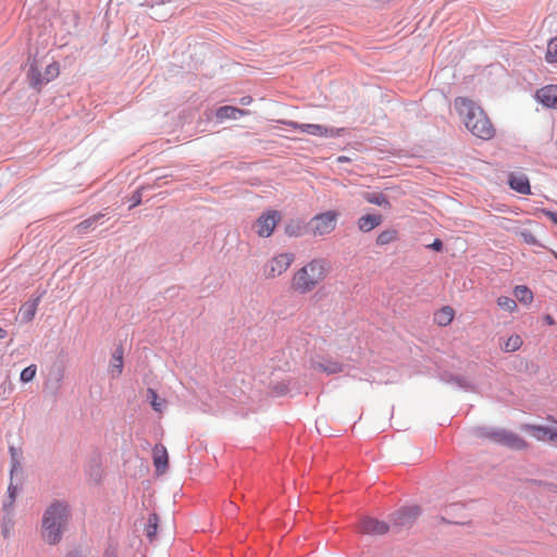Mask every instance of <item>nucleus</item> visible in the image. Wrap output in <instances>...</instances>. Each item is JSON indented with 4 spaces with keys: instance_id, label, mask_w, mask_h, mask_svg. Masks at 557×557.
<instances>
[{
    "instance_id": "obj_1",
    "label": "nucleus",
    "mask_w": 557,
    "mask_h": 557,
    "mask_svg": "<svg viewBox=\"0 0 557 557\" xmlns=\"http://www.w3.org/2000/svg\"><path fill=\"white\" fill-rule=\"evenodd\" d=\"M458 114L463 119L466 127L478 138L488 140L494 137L495 128L484 111L472 100L458 97L454 102Z\"/></svg>"
},
{
    "instance_id": "obj_2",
    "label": "nucleus",
    "mask_w": 557,
    "mask_h": 557,
    "mask_svg": "<svg viewBox=\"0 0 557 557\" xmlns=\"http://www.w3.org/2000/svg\"><path fill=\"white\" fill-rule=\"evenodd\" d=\"M70 512L65 503L54 502L45 511L42 517L41 535L45 542L54 545L60 542L63 530L69 521Z\"/></svg>"
},
{
    "instance_id": "obj_3",
    "label": "nucleus",
    "mask_w": 557,
    "mask_h": 557,
    "mask_svg": "<svg viewBox=\"0 0 557 557\" xmlns=\"http://www.w3.org/2000/svg\"><path fill=\"white\" fill-rule=\"evenodd\" d=\"M326 275V262L323 259H312L294 273L290 286L299 294H307L324 281Z\"/></svg>"
},
{
    "instance_id": "obj_4",
    "label": "nucleus",
    "mask_w": 557,
    "mask_h": 557,
    "mask_svg": "<svg viewBox=\"0 0 557 557\" xmlns=\"http://www.w3.org/2000/svg\"><path fill=\"white\" fill-rule=\"evenodd\" d=\"M337 220L338 213L334 210L315 214L309 221V233L313 237L326 236L336 228Z\"/></svg>"
},
{
    "instance_id": "obj_5",
    "label": "nucleus",
    "mask_w": 557,
    "mask_h": 557,
    "mask_svg": "<svg viewBox=\"0 0 557 557\" xmlns=\"http://www.w3.org/2000/svg\"><path fill=\"white\" fill-rule=\"evenodd\" d=\"M295 261V255L292 252H282L272 257L262 268L265 278H275L284 274Z\"/></svg>"
},
{
    "instance_id": "obj_6",
    "label": "nucleus",
    "mask_w": 557,
    "mask_h": 557,
    "mask_svg": "<svg viewBox=\"0 0 557 557\" xmlns=\"http://www.w3.org/2000/svg\"><path fill=\"white\" fill-rule=\"evenodd\" d=\"M492 442L516 450H523L529 444L518 434L507 430H491L484 434Z\"/></svg>"
},
{
    "instance_id": "obj_7",
    "label": "nucleus",
    "mask_w": 557,
    "mask_h": 557,
    "mask_svg": "<svg viewBox=\"0 0 557 557\" xmlns=\"http://www.w3.org/2000/svg\"><path fill=\"white\" fill-rule=\"evenodd\" d=\"M282 215L276 210H268L263 212L256 221V232L260 237H270Z\"/></svg>"
},
{
    "instance_id": "obj_8",
    "label": "nucleus",
    "mask_w": 557,
    "mask_h": 557,
    "mask_svg": "<svg viewBox=\"0 0 557 557\" xmlns=\"http://www.w3.org/2000/svg\"><path fill=\"white\" fill-rule=\"evenodd\" d=\"M359 532L369 535H382L388 531V524L371 517H364L358 524Z\"/></svg>"
},
{
    "instance_id": "obj_9",
    "label": "nucleus",
    "mask_w": 557,
    "mask_h": 557,
    "mask_svg": "<svg viewBox=\"0 0 557 557\" xmlns=\"http://www.w3.org/2000/svg\"><path fill=\"white\" fill-rule=\"evenodd\" d=\"M522 431L530 434L536 441L540 442H549L552 440V435L555 429L554 425H537V424H524L522 425Z\"/></svg>"
},
{
    "instance_id": "obj_10",
    "label": "nucleus",
    "mask_w": 557,
    "mask_h": 557,
    "mask_svg": "<svg viewBox=\"0 0 557 557\" xmlns=\"http://www.w3.org/2000/svg\"><path fill=\"white\" fill-rule=\"evenodd\" d=\"M152 460L157 474H164L169 467V455L165 446L157 444L152 448Z\"/></svg>"
},
{
    "instance_id": "obj_11",
    "label": "nucleus",
    "mask_w": 557,
    "mask_h": 557,
    "mask_svg": "<svg viewBox=\"0 0 557 557\" xmlns=\"http://www.w3.org/2000/svg\"><path fill=\"white\" fill-rule=\"evenodd\" d=\"M536 99L547 108L557 109V85H547L539 89Z\"/></svg>"
},
{
    "instance_id": "obj_12",
    "label": "nucleus",
    "mask_w": 557,
    "mask_h": 557,
    "mask_svg": "<svg viewBox=\"0 0 557 557\" xmlns=\"http://www.w3.org/2000/svg\"><path fill=\"white\" fill-rule=\"evenodd\" d=\"M508 183L513 190L520 194L528 195L531 191L529 178L523 173H511Z\"/></svg>"
},
{
    "instance_id": "obj_13",
    "label": "nucleus",
    "mask_w": 557,
    "mask_h": 557,
    "mask_svg": "<svg viewBox=\"0 0 557 557\" xmlns=\"http://www.w3.org/2000/svg\"><path fill=\"white\" fill-rule=\"evenodd\" d=\"M383 222V218L380 214H364L360 216L357 221L358 228L363 232L368 233Z\"/></svg>"
},
{
    "instance_id": "obj_14",
    "label": "nucleus",
    "mask_w": 557,
    "mask_h": 557,
    "mask_svg": "<svg viewBox=\"0 0 557 557\" xmlns=\"http://www.w3.org/2000/svg\"><path fill=\"white\" fill-rule=\"evenodd\" d=\"M248 113H249L248 111L236 108V107L223 106L216 110L215 116L219 121H224V120H230V119L236 120L238 117L247 115Z\"/></svg>"
},
{
    "instance_id": "obj_15",
    "label": "nucleus",
    "mask_w": 557,
    "mask_h": 557,
    "mask_svg": "<svg viewBox=\"0 0 557 557\" xmlns=\"http://www.w3.org/2000/svg\"><path fill=\"white\" fill-rule=\"evenodd\" d=\"M312 368L315 371L324 372L326 374H336L343 371V366L331 359H323L321 361H314Z\"/></svg>"
},
{
    "instance_id": "obj_16",
    "label": "nucleus",
    "mask_w": 557,
    "mask_h": 557,
    "mask_svg": "<svg viewBox=\"0 0 557 557\" xmlns=\"http://www.w3.org/2000/svg\"><path fill=\"white\" fill-rule=\"evenodd\" d=\"M418 516V508L411 507V508H404L397 511L394 515V523L396 525H407L412 522V520Z\"/></svg>"
},
{
    "instance_id": "obj_17",
    "label": "nucleus",
    "mask_w": 557,
    "mask_h": 557,
    "mask_svg": "<svg viewBox=\"0 0 557 557\" xmlns=\"http://www.w3.org/2000/svg\"><path fill=\"white\" fill-rule=\"evenodd\" d=\"M39 301L40 296L22 305L20 308V314L24 321L30 322L34 319L38 309Z\"/></svg>"
},
{
    "instance_id": "obj_18",
    "label": "nucleus",
    "mask_w": 557,
    "mask_h": 557,
    "mask_svg": "<svg viewBox=\"0 0 557 557\" xmlns=\"http://www.w3.org/2000/svg\"><path fill=\"white\" fill-rule=\"evenodd\" d=\"M454 315V309L449 306H445L434 314V321L440 326H446L453 321Z\"/></svg>"
},
{
    "instance_id": "obj_19",
    "label": "nucleus",
    "mask_w": 557,
    "mask_h": 557,
    "mask_svg": "<svg viewBox=\"0 0 557 557\" xmlns=\"http://www.w3.org/2000/svg\"><path fill=\"white\" fill-rule=\"evenodd\" d=\"M302 133H307L309 135L318 137H327L335 135L333 129H329L327 127L320 124H304Z\"/></svg>"
},
{
    "instance_id": "obj_20",
    "label": "nucleus",
    "mask_w": 557,
    "mask_h": 557,
    "mask_svg": "<svg viewBox=\"0 0 557 557\" xmlns=\"http://www.w3.org/2000/svg\"><path fill=\"white\" fill-rule=\"evenodd\" d=\"M523 341L519 334H511L507 339L500 344L502 350L506 352H513L520 349Z\"/></svg>"
},
{
    "instance_id": "obj_21",
    "label": "nucleus",
    "mask_w": 557,
    "mask_h": 557,
    "mask_svg": "<svg viewBox=\"0 0 557 557\" xmlns=\"http://www.w3.org/2000/svg\"><path fill=\"white\" fill-rule=\"evenodd\" d=\"M515 297L523 305H530L533 301V293L525 285H518L513 288Z\"/></svg>"
},
{
    "instance_id": "obj_22",
    "label": "nucleus",
    "mask_w": 557,
    "mask_h": 557,
    "mask_svg": "<svg viewBox=\"0 0 557 557\" xmlns=\"http://www.w3.org/2000/svg\"><path fill=\"white\" fill-rule=\"evenodd\" d=\"M363 198L367 202L389 208L391 203L386 196L382 193H366Z\"/></svg>"
},
{
    "instance_id": "obj_23",
    "label": "nucleus",
    "mask_w": 557,
    "mask_h": 557,
    "mask_svg": "<svg viewBox=\"0 0 557 557\" xmlns=\"http://www.w3.org/2000/svg\"><path fill=\"white\" fill-rule=\"evenodd\" d=\"M103 216V214H95L75 226V231L78 235L86 234L94 225Z\"/></svg>"
},
{
    "instance_id": "obj_24",
    "label": "nucleus",
    "mask_w": 557,
    "mask_h": 557,
    "mask_svg": "<svg viewBox=\"0 0 557 557\" xmlns=\"http://www.w3.org/2000/svg\"><path fill=\"white\" fill-rule=\"evenodd\" d=\"M285 233L289 237H300L305 234V226L299 220H292L285 226Z\"/></svg>"
},
{
    "instance_id": "obj_25",
    "label": "nucleus",
    "mask_w": 557,
    "mask_h": 557,
    "mask_svg": "<svg viewBox=\"0 0 557 557\" xmlns=\"http://www.w3.org/2000/svg\"><path fill=\"white\" fill-rule=\"evenodd\" d=\"M398 239V232L394 228L382 231L376 237V245L385 246Z\"/></svg>"
},
{
    "instance_id": "obj_26",
    "label": "nucleus",
    "mask_w": 557,
    "mask_h": 557,
    "mask_svg": "<svg viewBox=\"0 0 557 557\" xmlns=\"http://www.w3.org/2000/svg\"><path fill=\"white\" fill-rule=\"evenodd\" d=\"M27 77L30 86L34 88H40L45 84L44 76L35 64L30 65Z\"/></svg>"
},
{
    "instance_id": "obj_27",
    "label": "nucleus",
    "mask_w": 557,
    "mask_h": 557,
    "mask_svg": "<svg viewBox=\"0 0 557 557\" xmlns=\"http://www.w3.org/2000/svg\"><path fill=\"white\" fill-rule=\"evenodd\" d=\"M110 367L113 376L121 375L123 370V351L121 349H116L114 351Z\"/></svg>"
},
{
    "instance_id": "obj_28",
    "label": "nucleus",
    "mask_w": 557,
    "mask_h": 557,
    "mask_svg": "<svg viewBox=\"0 0 557 557\" xmlns=\"http://www.w3.org/2000/svg\"><path fill=\"white\" fill-rule=\"evenodd\" d=\"M497 306L507 312H516L518 309V305L513 298H510L508 296H500L497 298Z\"/></svg>"
},
{
    "instance_id": "obj_29",
    "label": "nucleus",
    "mask_w": 557,
    "mask_h": 557,
    "mask_svg": "<svg viewBox=\"0 0 557 557\" xmlns=\"http://www.w3.org/2000/svg\"><path fill=\"white\" fill-rule=\"evenodd\" d=\"M147 395H148V398L150 400V405L151 407L158 411V412H162L163 408H164V405H165V400L164 399H161L159 398L157 392L152 388H148L147 391Z\"/></svg>"
},
{
    "instance_id": "obj_30",
    "label": "nucleus",
    "mask_w": 557,
    "mask_h": 557,
    "mask_svg": "<svg viewBox=\"0 0 557 557\" xmlns=\"http://www.w3.org/2000/svg\"><path fill=\"white\" fill-rule=\"evenodd\" d=\"M545 59L548 63L557 62V36L548 41Z\"/></svg>"
},
{
    "instance_id": "obj_31",
    "label": "nucleus",
    "mask_w": 557,
    "mask_h": 557,
    "mask_svg": "<svg viewBox=\"0 0 557 557\" xmlns=\"http://www.w3.org/2000/svg\"><path fill=\"white\" fill-rule=\"evenodd\" d=\"M59 74H60L59 64L57 62L50 63L45 70V75H44L45 84L57 78L59 76Z\"/></svg>"
},
{
    "instance_id": "obj_32",
    "label": "nucleus",
    "mask_w": 557,
    "mask_h": 557,
    "mask_svg": "<svg viewBox=\"0 0 557 557\" xmlns=\"http://www.w3.org/2000/svg\"><path fill=\"white\" fill-rule=\"evenodd\" d=\"M37 367L36 364H30L22 370L20 379L23 383H29L36 376Z\"/></svg>"
},
{
    "instance_id": "obj_33",
    "label": "nucleus",
    "mask_w": 557,
    "mask_h": 557,
    "mask_svg": "<svg viewBox=\"0 0 557 557\" xmlns=\"http://www.w3.org/2000/svg\"><path fill=\"white\" fill-rule=\"evenodd\" d=\"M157 516L156 515H152L150 518H149V523H148V527H147V535L149 537H151L152 535L156 534L157 532Z\"/></svg>"
},
{
    "instance_id": "obj_34",
    "label": "nucleus",
    "mask_w": 557,
    "mask_h": 557,
    "mask_svg": "<svg viewBox=\"0 0 557 557\" xmlns=\"http://www.w3.org/2000/svg\"><path fill=\"white\" fill-rule=\"evenodd\" d=\"M10 453H11V457H12V467H11V474H12L14 471H16L20 468V463L17 461L16 450L14 447H10Z\"/></svg>"
},
{
    "instance_id": "obj_35",
    "label": "nucleus",
    "mask_w": 557,
    "mask_h": 557,
    "mask_svg": "<svg viewBox=\"0 0 557 557\" xmlns=\"http://www.w3.org/2000/svg\"><path fill=\"white\" fill-rule=\"evenodd\" d=\"M281 123H283L284 125L293 128V129H298L300 132L304 131V124H299L297 122H294V121H281Z\"/></svg>"
},
{
    "instance_id": "obj_36",
    "label": "nucleus",
    "mask_w": 557,
    "mask_h": 557,
    "mask_svg": "<svg viewBox=\"0 0 557 557\" xmlns=\"http://www.w3.org/2000/svg\"><path fill=\"white\" fill-rule=\"evenodd\" d=\"M8 493L10 497V505H12L16 495V487L12 483L8 487Z\"/></svg>"
},
{
    "instance_id": "obj_37",
    "label": "nucleus",
    "mask_w": 557,
    "mask_h": 557,
    "mask_svg": "<svg viewBox=\"0 0 557 557\" xmlns=\"http://www.w3.org/2000/svg\"><path fill=\"white\" fill-rule=\"evenodd\" d=\"M553 423L555 424V429L552 435V440L549 443L557 448V420H553Z\"/></svg>"
},
{
    "instance_id": "obj_38",
    "label": "nucleus",
    "mask_w": 557,
    "mask_h": 557,
    "mask_svg": "<svg viewBox=\"0 0 557 557\" xmlns=\"http://www.w3.org/2000/svg\"><path fill=\"white\" fill-rule=\"evenodd\" d=\"M430 247L433 248L434 250L440 251L443 247V244L440 239H435Z\"/></svg>"
},
{
    "instance_id": "obj_39",
    "label": "nucleus",
    "mask_w": 557,
    "mask_h": 557,
    "mask_svg": "<svg viewBox=\"0 0 557 557\" xmlns=\"http://www.w3.org/2000/svg\"><path fill=\"white\" fill-rule=\"evenodd\" d=\"M523 236H524V238H525V240L528 243H530V244H534L535 243V238H534L533 235H531V234H529V235L523 234Z\"/></svg>"
},
{
    "instance_id": "obj_40",
    "label": "nucleus",
    "mask_w": 557,
    "mask_h": 557,
    "mask_svg": "<svg viewBox=\"0 0 557 557\" xmlns=\"http://www.w3.org/2000/svg\"><path fill=\"white\" fill-rule=\"evenodd\" d=\"M252 101L251 97H244L240 99L242 104H249Z\"/></svg>"
},
{
    "instance_id": "obj_41",
    "label": "nucleus",
    "mask_w": 557,
    "mask_h": 557,
    "mask_svg": "<svg viewBox=\"0 0 557 557\" xmlns=\"http://www.w3.org/2000/svg\"><path fill=\"white\" fill-rule=\"evenodd\" d=\"M7 336V331L0 327V338H4Z\"/></svg>"
},
{
    "instance_id": "obj_42",
    "label": "nucleus",
    "mask_w": 557,
    "mask_h": 557,
    "mask_svg": "<svg viewBox=\"0 0 557 557\" xmlns=\"http://www.w3.org/2000/svg\"><path fill=\"white\" fill-rule=\"evenodd\" d=\"M552 220L557 224V214L556 213H549Z\"/></svg>"
},
{
    "instance_id": "obj_43",
    "label": "nucleus",
    "mask_w": 557,
    "mask_h": 557,
    "mask_svg": "<svg viewBox=\"0 0 557 557\" xmlns=\"http://www.w3.org/2000/svg\"><path fill=\"white\" fill-rule=\"evenodd\" d=\"M545 319H546V322L548 324H553L554 323V320H553V318L550 315H547Z\"/></svg>"
},
{
    "instance_id": "obj_44",
    "label": "nucleus",
    "mask_w": 557,
    "mask_h": 557,
    "mask_svg": "<svg viewBox=\"0 0 557 557\" xmlns=\"http://www.w3.org/2000/svg\"><path fill=\"white\" fill-rule=\"evenodd\" d=\"M103 557H116V556L111 552H106Z\"/></svg>"
},
{
    "instance_id": "obj_45",
    "label": "nucleus",
    "mask_w": 557,
    "mask_h": 557,
    "mask_svg": "<svg viewBox=\"0 0 557 557\" xmlns=\"http://www.w3.org/2000/svg\"><path fill=\"white\" fill-rule=\"evenodd\" d=\"M347 160H348L347 157H338V159H337L338 162H345Z\"/></svg>"
},
{
    "instance_id": "obj_46",
    "label": "nucleus",
    "mask_w": 557,
    "mask_h": 557,
    "mask_svg": "<svg viewBox=\"0 0 557 557\" xmlns=\"http://www.w3.org/2000/svg\"><path fill=\"white\" fill-rule=\"evenodd\" d=\"M62 377H63V371L60 369L59 373H58V380L60 381V380H62Z\"/></svg>"
},
{
    "instance_id": "obj_47",
    "label": "nucleus",
    "mask_w": 557,
    "mask_h": 557,
    "mask_svg": "<svg viewBox=\"0 0 557 557\" xmlns=\"http://www.w3.org/2000/svg\"><path fill=\"white\" fill-rule=\"evenodd\" d=\"M135 201H137L135 205L140 203V200H138V198H135Z\"/></svg>"
},
{
    "instance_id": "obj_48",
    "label": "nucleus",
    "mask_w": 557,
    "mask_h": 557,
    "mask_svg": "<svg viewBox=\"0 0 557 557\" xmlns=\"http://www.w3.org/2000/svg\"><path fill=\"white\" fill-rule=\"evenodd\" d=\"M135 201H137L135 205L140 203V200H138V198H135Z\"/></svg>"
}]
</instances>
